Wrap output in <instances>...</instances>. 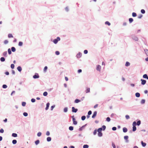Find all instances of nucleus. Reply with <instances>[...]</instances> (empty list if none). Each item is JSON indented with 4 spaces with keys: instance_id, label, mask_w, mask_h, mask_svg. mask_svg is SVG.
<instances>
[{
    "instance_id": "f257e3e1",
    "label": "nucleus",
    "mask_w": 148,
    "mask_h": 148,
    "mask_svg": "<svg viewBox=\"0 0 148 148\" xmlns=\"http://www.w3.org/2000/svg\"><path fill=\"white\" fill-rule=\"evenodd\" d=\"M60 40V38L59 37H57L56 39H54L53 41V42L55 44L57 43L58 41Z\"/></svg>"
},
{
    "instance_id": "f03ea898",
    "label": "nucleus",
    "mask_w": 148,
    "mask_h": 148,
    "mask_svg": "<svg viewBox=\"0 0 148 148\" xmlns=\"http://www.w3.org/2000/svg\"><path fill=\"white\" fill-rule=\"evenodd\" d=\"M33 77L34 79H37L39 78V76L38 73H35V75H33Z\"/></svg>"
},
{
    "instance_id": "7ed1b4c3",
    "label": "nucleus",
    "mask_w": 148,
    "mask_h": 148,
    "mask_svg": "<svg viewBox=\"0 0 148 148\" xmlns=\"http://www.w3.org/2000/svg\"><path fill=\"white\" fill-rule=\"evenodd\" d=\"M72 112H75V113L78 110V109H77L73 107L72 108Z\"/></svg>"
},
{
    "instance_id": "20e7f679",
    "label": "nucleus",
    "mask_w": 148,
    "mask_h": 148,
    "mask_svg": "<svg viewBox=\"0 0 148 148\" xmlns=\"http://www.w3.org/2000/svg\"><path fill=\"white\" fill-rule=\"evenodd\" d=\"M140 80L141 81V83L142 85H144L146 84V80L141 79Z\"/></svg>"
},
{
    "instance_id": "39448f33",
    "label": "nucleus",
    "mask_w": 148,
    "mask_h": 148,
    "mask_svg": "<svg viewBox=\"0 0 148 148\" xmlns=\"http://www.w3.org/2000/svg\"><path fill=\"white\" fill-rule=\"evenodd\" d=\"M124 139L126 140L125 142L128 143L129 142V140H128V136H125L124 137Z\"/></svg>"
},
{
    "instance_id": "423d86ee",
    "label": "nucleus",
    "mask_w": 148,
    "mask_h": 148,
    "mask_svg": "<svg viewBox=\"0 0 148 148\" xmlns=\"http://www.w3.org/2000/svg\"><path fill=\"white\" fill-rule=\"evenodd\" d=\"M97 114V112L96 111H95L94 112L92 116V118H95Z\"/></svg>"
},
{
    "instance_id": "0eeeda50",
    "label": "nucleus",
    "mask_w": 148,
    "mask_h": 148,
    "mask_svg": "<svg viewBox=\"0 0 148 148\" xmlns=\"http://www.w3.org/2000/svg\"><path fill=\"white\" fill-rule=\"evenodd\" d=\"M82 55L81 53L79 52L77 55V58H79L81 57Z\"/></svg>"
},
{
    "instance_id": "6e6552de",
    "label": "nucleus",
    "mask_w": 148,
    "mask_h": 148,
    "mask_svg": "<svg viewBox=\"0 0 148 148\" xmlns=\"http://www.w3.org/2000/svg\"><path fill=\"white\" fill-rule=\"evenodd\" d=\"M87 125V124H86L85 125H83V126H82L79 129V130L80 131L82 130Z\"/></svg>"
},
{
    "instance_id": "1a4fd4ad",
    "label": "nucleus",
    "mask_w": 148,
    "mask_h": 148,
    "mask_svg": "<svg viewBox=\"0 0 148 148\" xmlns=\"http://www.w3.org/2000/svg\"><path fill=\"white\" fill-rule=\"evenodd\" d=\"M101 69V66L100 65H97L96 68V69L97 70L100 71Z\"/></svg>"
},
{
    "instance_id": "9d476101",
    "label": "nucleus",
    "mask_w": 148,
    "mask_h": 148,
    "mask_svg": "<svg viewBox=\"0 0 148 148\" xmlns=\"http://www.w3.org/2000/svg\"><path fill=\"white\" fill-rule=\"evenodd\" d=\"M123 132L125 133L127 131V129L125 127H124L123 129Z\"/></svg>"
},
{
    "instance_id": "9b49d317",
    "label": "nucleus",
    "mask_w": 148,
    "mask_h": 148,
    "mask_svg": "<svg viewBox=\"0 0 148 148\" xmlns=\"http://www.w3.org/2000/svg\"><path fill=\"white\" fill-rule=\"evenodd\" d=\"M141 144L143 147H145L146 145V143H144L143 141H141Z\"/></svg>"
},
{
    "instance_id": "f8f14e48",
    "label": "nucleus",
    "mask_w": 148,
    "mask_h": 148,
    "mask_svg": "<svg viewBox=\"0 0 148 148\" xmlns=\"http://www.w3.org/2000/svg\"><path fill=\"white\" fill-rule=\"evenodd\" d=\"M17 69L19 72H21L22 71L21 67L20 66H18L17 68Z\"/></svg>"
},
{
    "instance_id": "ddd939ff",
    "label": "nucleus",
    "mask_w": 148,
    "mask_h": 148,
    "mask_svg": "<svg viewBox=\"0 0 148 148\" xmlns=\"http://www.w3.org/2000/svg\"><path fill=\"white\" fill-rule=\"evenodd\" d=\"M135 96L137 97H140V94L138 92H136L135 94Z\"/></svg>"
},
{
    "instance_id": "4468645a",
    "label": "nucleus",
    "mask_w": 148,
    "mask_h": 148,
    "mask_svg": "<svg viewBox=\"0 0 148 148\" xmlns=\"http://www.w3.org/2000/svg\"><path fill=\"white\" fill-rule=\"evenodd\" d=\"M98 136L99 137H101L102 136L103 134L101 132H98Z\"/></svg>"
},
{
    "instance_id": "2eb2a0df",
    "label": "nucleus",
    "mask_w": 148,
    "mask_h": 148,
    "mask_svg": "<svg viewBox=\"0 0 148 148\" xmlns=\"http://www.w3.org/2000/svg\"><path fill=\"white\" fill-rule=\"evenodd\" d=\"M145 100L144 99H143L141 100V101H140V103L141 104H144L145 103Z\"/></svg>"
},
{
    "instance_id": "dca6fc26",
    "label": "nucleus",
    "mask_w": 148,
    "mask_h": 148,
    "mask_svg": "<svg viewBox=\"0 0 148 148\" xmlns=\"http://www.w3.org/2000/svg\"><path fill=\"white\" fill-rule=\"evenodd\" d=\"M51 137H48L47 138V140L48 142H50L51 140Z\"/></svg>"
},
{
    "instance_id": "f3484780",
    "label": "nucleus",
    "mask_w": 148,
    "mask_h": 148,
    "mask_svg": "<svg viewBox=\"0 0 148 148\" xmlns=\"http://www.w3.org/2000/svg\"><path fill=\"white\" fill-rule=\"evenodd\" d=\"M90 92V88H87L86 89V93H88Z\"/></svg>"
},
{
    "instance_id": "a211bd4d",
    "label": "nucleus",
    "mask_w": 148,
    "mask_h": 148,
    "mask_svg": "<svg viewBox=\"0 0 148 148\" xmlns=\"http://www.w3.org/2000/svg\"><path fill=\"white\" fill-rule=\"evenodd\" d=\"M12 136L13 137H16L17 136V134L16 133H13L12 134Z\"/></svg>"
},
{
    "instance_id": "6ab92c4d",
    "label": "nucleus",
    "mask_w": 148,
    "mask_h": 148,
    "mask_svg": "<svg viewBox=\"0 0 148 148\" xmlns=\"http://www.w3.org/2000/svg\"><path fill=\"white\" fill-rule=\"evenodd\" d=\"M68 108L67 107H65L64 109V112H66L68 111Z\"/></svg>"
},
{
    "instance_id": "aec40b11",
    "label": "nucleus",
    "mask_w": 148,
    "mask_h": 148,
    "mask_svg": "<svg viewBox=\"0 0 148 148\" xmlns=\"http://www.w3.org/2000/svg\"><path fill=\"white\" fill-rule=\"evenodd\" d=\"M141 124V121L140 120H138L136 123V125L138 126H139Z\"/></svg>"
},
{
    "instance_id": "412c9836",
    "label": "nucleus",
    "mask_w": 148,
    "mask_h": 148,
    "mask_svg": "<svg viewBox=\"0 0 148 148\" xmlns=\"http://www.w3.org/2000/svg\"><path fill=\"white\" fill-rule=\"evenodd\" d=\"M11 50L13 52H14L16 51V49L14 47H12L11 48Z\"/></svg>"
},
{
    "instance_id": "4be33fe9",
    "label": "nucleus",
    "mask_w": 148,
    "mask_h": 148,
    "mask_svg": "<svg viewBox=\"0 0 148 148\" xmlns=\"http://www.w3.org/2000/svg\"><path fill=\"white\" fill-rule=\"evenodd\" d=\"M81 101L78 99H76L75 101V102L76 103H77L80 102Z\"/></svg>"
},
{
    "instance_id": "5701e85b",
    "label": "nucleus",
    "mask_w": 148,
    "mask_h": 148,
    "mask_svg": "<svg viewBox=\"0 0 148 148\" xmlns=\"http://www.w3.org/2000/svg\"><path fill=\"white\" fill-rule=\"evenodd\" d=\"M69 129L70 131H72L73 130V126H70L69 127Z\"/></svg>"
},
{
    "instance_id": "b1692460",
    "label": "nucleus",
    "mask_w": 148,
    "mask_h": 148,
    "mask_svg": "<svg viewBox=\"0 0 148 148\" xmlns=\"http://www.w3.org/2000/svg\"><path fill=\"white\" fill-rule=\"evenodd\" d=\"M86 117L85 116H83L81 117V119L82 121H84L86 119Z\"/></svg>"
},
{
    "instance_id": "393cba45",
    "label": "nucleus",
    "mask_w": 148,
    "mask_h": 148,
    "mask_svg": "<svg viewBox=\"0 0 148 148\" xmlns=\"http://www.w3.org/2000/svg\"><path fill=\"white\" fill-rule=\"evenodd\" d=\"M136 130V126H133L132 131L133 132L135 131Z\"/></svg>"
},
{
    "instance_id": "a878e982",
    "label": "nucleus",
    "mask_w": 148,
    "mask_h": 148,
    "mask_svg": "<svg viewBox=\"0 0 148 148\" xmlns=\"http://www.w3.org/2000/svg\"><path fill=\"white\" fill-rule=\"evenodd\" d=\"M102 130V128L101 127H100V128H99L97 130V131H98V132H101V131Z\"/></svg>"
},
{
    "instance_id": "bb28decb",
    "label": "nucleus",
    "mask_w": 148,
    "mask_h": 148,
    "mask_svg": "<svg viewBox=\"0 0 148 148\" xmlns=\"http://www.w3.org/2000/svg\"><path fill=\"white\" fill-rule=\"evenodd\" d=\"M47 92L46 91L44 92L43 93V95L45 96H46L47 95Z\"/></svg>"
},
{
    "instance_id": "cd10ccee",
    "label": "nucleus",
    "mask_w": 148,
    "mask_h": 148,
    "mask_svg": "<svg viewBox=\"0 0 148 148\" xmlns=\"http://www.w3.org/2000/svg\"><path fill=\"white\" fill-rule=\"evenodd\" d=\"M12 143L13 144H15L17 143V141L16 140H13L12 141Z\"/></svg>"
},
{
    "instance_id": "c85d7f7f",
    "label": "nucleus",
    "mask_w": 148,
    "mask_h": 148,
    "mask_svg": "<svg viewBox=\"0 0 148 148\" xmlns=\"http://www.w3.org/2000/svg\"><path fill=\"white\" fill-rule=\"evenodd\" d=\"M136 122L134 121L132 123V125L133 126H136Z\"/></svg>"
},
{
    "instance_id": "c756f323",
    "label": "nucleus",
    "mask_w": 148,
    "mask_h": 148,
    "mask_svg": "<svg viewBox=\"0 0 148 148\" xmlns=\"http://www.w3.org/2000/svg\"><path fill=\"white\" fill-rule=\"evenodd\" d=\"M40 143V141L39 140H37L35 141V144L36 145H37Z\"/></svg>"
},
{
    "instance_id": "7c9ffc66",
    "label": "nucleus",
    "mask_w": 148,
    "mask_h": 148,
    "mask_svg": "<svg viewBox=\"0 0 148 148\" xmlns=\"http://www.w3.org/2000/svg\"><path fill=\"white\" fill-rule=\"evenodd\" d=\"M88 147L89 146L87 145H84L83 147V148H88Z\"/></svg>"
},
{
    "instance_id": "2f4dec72",
    "label": "nucleus",
    "mask_w": 148,
    "mask_h": 148,
    "mask_svg": "<svg viewBox=\"0 0 148 148\" xmlns=\"http://www.w3.org/2000/svg\"><path fill=\"white\" fill-rule=\"evenodd\" d=\"M133 21V19L132 18H129V21L130 23H132Z\"/></svg>"
},
{
    "instance_id": "473e14b6",
    "label": "nucleus",
    "mask_w": 148,
    "mask_h": 148,
    "mask_svg": "<svg viewBox=\"0 0 148 148\" xmlns=\"http://www.w3.org/2000/svg\"><path fill=\"white\" fill-rule=\"evenodd\" d=\"M26 104V103L25 102H23L22 103V105L23 106H25Z\"/></svg>"
},
{
    "instance_id": "72a5a7b5",
    "label": "nucleus",
    "mask_w": 148,
    "mask_h": 148,
    "mask_svg": "<svg viewBox=\"0 0 148 148\" xmlns=\"http://www.w3.org/2000/svg\"><path fill=\"white\" fill-rule=\"evenodd\" d=\"M8 36V38H9L13 37V36L12 35V34H9Z\"/></svg>"
},
{
    "instance_id": "f704fd0d",
    "label": "nucleus",
    "mask_w": 148,
    "mask_h": 148,
    "mask_svg": "<svg viewBox=\"0 0 148 148\" xmlns=\"http://www.w3.org/2000/svg\"><path fill=\"white\" fill-rule=\"evenodd\" d=\"M23 115L25 116H28V113L26 112H24L23 114Z\"/></svg>"
},
{
    "instance_id": "c9c22d12",
    "label": "nucleus",
    "mask_w": 148,
    "mask_h": 148,
    "mask_svg": "<svg viewBox=\"0 0 148 148\" xmlns=\"http://www.w3.org/2000/svg\"><path fill=\"white\" fill-rule=\"evenodd\" d=\"M8 53L9 54H11V53H12L11 51L10 48H9L8 49Z\"/></svg>"
},
{
    "instance_id": "e433bc0d",
    "label": "nucleus",
    "mask_w": 148,
    "mask_h": 148,
    "mask_svg": "<svg viewBox=\"0 0 148 148\" xmlns=\"http://www.w3.org/2000/svg\"><path fill=\"white\" fill-rule=\"evenodd\" d=\"M42 133L40 132H39L37 134V136L38 137L40 136L41 135Z\"/></svg>"
},
{
    "instance_id": "4c0bfd02",
    "label": "nucleus",
    "mask_w": 148,
    "mask_h": 148,
    "mask_svg": "<svg viewBox=\"0 0 148 148\" xmlns=\"http://www.w3.org/2000/svg\"><path fill=\"white\" fill-rule=\"evenodd\" d=\"M106 121L108 122H110V117H108L106 118Z\"/></svg>"
},
{
    "instance_id": "58836bf2",
    "label": "nucleus",
    "mask_w": 148,
    "mask_h": 148,
    "mask_svg": "<svg viewBox=\"0 0 148 148\" xmlns=\"http://www.w3.org/2000/svg\"><path fill=\"white\" fill-rule=\"evenodd\" d=\"M105 23L106 25H108L110 26V23L108 21H106L105 22Z\"/></svg>"
},
{
    "instance_id": "ea45409f",
    "label": "nucleus",
    "mask_w": 148,
    "mask_h": 148,
    "mask_svg": "<svg viewBox=\"0 0 148 148\" xmlns=\"http://www.w3.org/2000/svg\"><path fill=\"white\" fill-rule=\"evenodd\" d=\"M1 61L2 62H4L5 60V59L4 57H1L0 59Z\"/></svg>"
},
{
    "instance_id": "a19ab883",
    "label": "nucleus",
    "mask_w": 148,
    "mask_h": 148,
    "mask_svg": "<svg viewBox=\"0 0 148 148\" xmlns=\"http://www.w3.org/2000/svg\"><path fill=\"white\" fill-rule=\"evenodd\" d=\"M112 146L113 148H116V146L115 145V144L113 143H112Z\"/></svg>"
},
{
    "instance_id": "79ce46f5",
    "label": "nucleus",
    "mask_w": 148,
    "mask_h": 148,
    "mask_svg": "<svg viewBox=\"0 0 148 148\" xmlns=\"http://www.w3.org/2000/svg\"><path fill=\"white\" fill-rule=\"evenodd\" d=\"M102 130L103 131H104L106 129V126L103 125L102 126Z\"/></svg>"
},
{
    "instance_id": "37998d69",
    "label": "nucleus",
    "mask_w": 148,
    "mask_h": 148,
    "mask_svg": "<svg viewBox=\"0 0 148 148\" xmlns=\"http://www.w3.org/2000/svg\"><path fill=\"white\" fill-rule=\"evenodd\" d=\"M2 87L3 88H5L7 87V86L5 84H3L2 86Z\"/></svg>"
},
{
    "instance_id": "c03bdc74",
    "label": "nucleus",
    "mask_w": 148,
    "mask_h": 148,
    "mask_svg": "<svg viewBox=\"0 0 148 148\" xmlns=\"http://www.w3.org/2000/svg\"><path fill=\"white\" fill-rule=\"evenodd\" d=\"M23 43L21 42H19L18 43V45L20 46H22L23 45Z\"/></svg>"
},
{
    "instance_id": "a18cd8bd",
    "label": "nucleus",
    "mask_w": 148,
    "mask_h": 148,
    "mask_svg": "<svg viewBox=\"0 0 148 148\" xmlns=\"http://www.w3.org/2000/svg\"><path fill=\"white\" fill-rule=\"evenodd\" d=\"M47 66H45L44 68V71L45 72H46L47 71Z\"/></svg>"
},
{
    "instance_id": "49530a36",
    "label": "nucleus",
    "mask_w": 148,
    "mask_h": 148,
    "mask_svg": "<svg viewBox=\"0 0 148 148\" xmlns=\"http://www.w3.org/2000/svg\"><path fill=\"white\" fill-rule=\"evenodd\" d=\"M132 16L133 17H135L136 16V13L133 12L132 13Z\"/></svg>"
},
{
    "instance_id": "de8ad7c7",
    "label": "nucleus",
    "mask_w": 148,
    "mask_h": 148,
    "mask_svg": "<svg viewBox=\"0 0 148 148\" xmlns=\"http://www.w3.org/2000/svg\"><path fill=\"white\" fill-rule=\"evenodd\" d=\"M36 100L34 98H32L31 99V101L32 103H34L35 102Z\"/></svg>"
},
{
    "instance_id": "09e8293b",
    "label": "nucleus",
    "mask_w": 148,
    "mask_h": 148,
    "mask_svg": "<svg viewBox=\"0 0 148 148\" xmlns=\"http://www.w3.org/2000/svg\"><path fill=\"white\" fill-rule=\"evenodd\" d=\"M147 76V75L146 74H144L143 76V77L144 78H146Z\"/></svg>"
},
{
    "instance_id": "8fccbe9b",
    "label": "nucleus",
    "mask_w": 148,
    "mask_h": 148,
    "mask_svg": "<svg viewBox=\"0 0 148 148\" xmlns=\"http://www.w3.org/2000/svg\"><path fill=\"white\" fill-rule=\"evenodd\" d=\"M7 54V52L5 51L3 53V55L4 56H6Z\"/></svg>"
},
{
    "instance_id": "3c124183",
    "label": "nucleus",
    "mask_w": 148,
    "mask_h": 148,
    "mask_svg": "<svg viewBox=\"0 0 148 148\" xmlns=\"http://www.w3.org/2000/svg\"><path fill=\"white\" fill-rule=\"evenodd\" d=\"M125 117L127 119H128L130 118V116L128 115H126Z\"/></svg>"
},
{
    "instance_id": "603ef678",
    "label": "nucleus",
    "mask_w": 148,
    "mask_h": 148,
    "mask_svg": "<svg viewBox=\"0 0 148 148\" xmlns=\"http://www.w3.org/2000/svg\"><path fill=\"white\" fill-rule=\"evenodd\" d=\"M4 131L3 129L1 128L0 130V133H3L4 132Z\"/></svg>"
},
{
    "instance_id": "864d4df0",
    "label": "nucleus",
    "mask_w": 148,
    "mask_h": 148,
    "mask_svg": "<svg viewBox=\"0 0 148 148\" xmlns=\"http://www.w3.org/2000/svg\"><path fill=\"white\" fill-rule=\"evenodd\" d=\"M145 51L147 55L148 56V50L146 49Z\"/></svg>"
},
{
    "instance_id": "5fc2aeb1",
    "label": "nucleus",
    "mask_w": 148,
    "mask_h": 148,
    "mask_svg": "<svg viewBox=\"0 0 148 148\" xmlns=\"http://www.w3.org/2000/svg\"><path fill=\"white\" fill-rule=\"evenodd\" d=\"M8 42V41L7 40H5L4 41V43L5 44H7Z\"/></svg>"
},
{
    "instance_id": "6e6d98bb",
    "label": "nucleus",
    "mask_w": 148,
    "mask_h": 148,
    "mask_svg": "<svg viewBox=\"0 0 148 148\" xmlns=\"http://www.w3.org/2000/svg\"><path fill=\"white\" fill-rule=\"evenodd\" d=\"M141 12L143 14H144L145 13V11L143 9H142L141 10Z\"/></svg>"
},
{
    "instance_id": "4d7b16f0",
    "label": "nucleus",
    "mask_w": 148,
    "mask_h": 148,
    "mask_svg": "<svg viewBox=\"0 0 148 148\" xmlns=\"http://www.w3.org/2000/svg\"><path fill=\"white\" fill-rule=\"evenodd\" d=\"M112 129L113 131H115L116 130V127H112Z\"/></svg>"
},
{
    "instance_id": "13d9d810",
    "label": "nucleus",
    "mask_w": 148,
    "mask_h": 148,
    "mask_svg": "<svg viewBox=\"0 0 148 148\" xmlns=\"http://www.w3.org/2000/svg\"><path fill=\"white\" fill-rule=\"evenodd\" d=\"M97 130H94V131L93 132V134L94 135H96V134H97Z\"/></svg>"
},
{
    "instance_id": "bf43d9fd",
    "label": "nucleus",
    "mask_w": 148,
    "mask_h": 148,
    "mask_svg": "<svg viewBox=\"0 0 148 148\" xmlns=\"http://www.w3.org/2000/svg\"><path fill=\"white\" fill-rule=\"evenodd\" d=\"M46 135L47 136H49L50 135V132L49 131H47V132L46 133Z\"/></svg>"
},
{
    "instance_id": "052dcab7",
    "label": "nucleus",
    "mask_w": 148,
    "mask_h": 148,
    "mask_svg": "<svg viewBox=\"0 0 148 148\" xmlns=\"http://www.w3.org/2000/svg\"><path fill=\"white\" fill-rule=\"evenodd\" d=\"M92 114V111H91V110H90L88 112V115H90L91 114Z\"/></svg>"
},
{
    "instance_id": "680f3d73",
    "label": "nucleus",
    "mask_w": 148,
    "mask_h": 148,
    "mask_svg": "<svg viewBox=\"0 0 148 148\" xmlns=\"http://www.w3.org/2000/svg\"><path fill=\"white\" fill-rule=\"evenodd\" d=\"M143 16V15L141 14H140V15H139L138 16V18H141Z\"/></svg>"
},
{
    "instance_id": "e2e57ef3",
    "label": "nucleus",
    "mask_w": 148,
    "mask_h": 148,
    "mask_svg": "<svg viewBox=\"0 0 148 148\" xmlns=\"http://www.w3.org/2000/svg\"><path fill=\"white\" fill-rule=\"evenodd\" d=\"M55 107V105L52 106L51 107V110H52Z\"/></svg>"
},
{
    "instance_id": "0e129e2a",
    "label": "nucleus",
    "mask_w": 148,
    "mask_h": 148,
    "mask_svg": "<svg viewBox=\"0 0 148 148\" xmlns=\"http://www.w3.org/2000/svg\"><path fill=\"white\" fill-rule=\"evenodd\" d=\"M56 54L57 55H59L60 54V52L59 51H57L55 52Z\"/></svg>"
},
{
    "instance_id": "69168bd1",
    "label": "nucleus",
    "mask_w": 148,
    "mask_h": 148,
    "mask_svg": "<svg viewBox=\"0 0 148 148\" xmlns=\"http://www.w3.org/2000/svg\"><path fill=\"white\" fill-rule=\"evenodd\" d=\"M84 54H86L87 53L88 51L87 50H84Z\"/></svg>"
},
{
    "instance_id": "338daca9",
    "label": "nucleus",
    "mask_w": 148,
    "mask_h": 148,
    "mask_svg": "<svg viewBox=\"0 0 148 148\" xmlns=\"http://www.w3.org/2000/svg\"><path fill=\"white\" fill-rule=\"evenodd\" d=\"M73 122V124L74 125H76L77 124V122L76 121H74Z\"/></svg>"
},
{
    "instance_id": "774afa93",
    "label": "nucleus",
    "mask_w": 148,
    "mask_h": 148,
    "mask_svg": "<svg viewBox=\"0 0 148 148\" xmlns=\"http://www.w3.org/2000/svg\"><path fill=\"white\" fill-rule=\"evenodd\" d=\"M82 72V70L81 69H79L78 70V73H80Z\"/></svg>"
}]
</instances>
